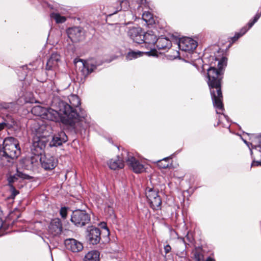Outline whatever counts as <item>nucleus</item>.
Segmentation results:
<instances>
[{
  "label": "nucleus",
  "mask_w": 261,
  "mask_h": 261,
  "mask_svg": "<svg viewBox=\"0 0 261 261\" xmlns=\"http://www.w3.org/2000/svg\"><path fill=\"white\" fill-rule=\"evenodd\" d=\"M69 103L65 102L58 96H54L53 105L59 109L60 114L63 115V120L66 122L70 121L71 127L76 131L86 129L89 122L87 118L86 111L81 110L79 97L76 95H70L68 97Z\"/></svg>",
  "instance_id": "nucleus-1"
},
{
  "label": "nucleus",
  "mask_w": 261,
  "mask_h": 261,
  "mask_svg": "<svg viewBox=\"0 0 261 261\" xmlns=\"http://www.w3.org/2000/svg\"><path fill=\"white\" fill-rule=\"evenodd\" d=\"M218 62L217 68L211 67L207 70V84L208 85L213 105L216 109L217 114H220L218 110L223 111L224 106L222 103V94L221 92V80L222 79V70L226 66L227 59L223 57L220 59L215 58Z\"/></svg>",
  "instance_id": "nucleus-2"
},
{
  "label": "nucleus",
  "mask_w": 261,
  "mask_h": 261,
  "mask_svg": "<svg viewBox=\"0 0 261 261\" xmlns=\"http://www.w3.org/2000/svg\"><path fill=\"white\" fill-rule=\"evenodd\" d=\"M21 150L18 141L12 137L6 138L3 142V147L0 148V158L3 161L11 163L20 154Z\"/></svg>",
  "instance_id": "nucleus-3"
},
{
  "label": "nucleus",
  "mask_w": 261,
  "mask_h": 261,
  "mask_svg": "<svg viewBox=\"0 0 261 261\" xmlns=\"http://www.w3.org/2000/svg\"><path fill=\"white\" fill-rule=\"evenodd\" d=\"M54 101V96L53 98L51 103L52 108H46L44 116H43V119L55 122L61 121L62 123L71 126V122H70L69 121L68 122H66L64 121L63 118H62L63 115L60 114L59 109L53 105Z\"/></svg>",
  "instance_id": "nucleus-4"
},
{
  "label": "nucleus",
  "mask_w": 261,
  "mask_h": 261,
  "mask_svg": "<svg viewBox=\"0 0 261 261\" xmlns=\"http://www.w3.org/2000/svg\"><path fill=\"white\" fill-rule=\"evenodd\" d=\"M122 155L126 164L132 168L135 173H140L145 170L144 165L136 160L127 150H123Z\"/></svg>",
  "instance_id": "nucleus-5"
},
{
  "label": "nucleus",
  "mask_w": 261,
  "mask_h": 261,
  "mask_svg": "<svg viewBox=\"0 0 261 261\" xmlns=\"http://www.w3.org/2000/svg\"><path fill=\"white\" fill-rule=\"evenodd\" d=\"M158 193V190L149 187L146 189V196L150 203V207L153 210L160 208L162 204V200Z\"/></svg>",
  "instance_id": "nucleus-6"
},
{
  "label": "nucleus",
  "mask_w": 261,
  "mask_h": 261,
  "mask_svg": "<svg viewBox=\"0 0 261 261\" xmlns=\"http://www.w3.org/2000/svg\"><path fill=\"white\" fill-rule=\"evenodd\" d=\"M90 216L85 211L77 210L73 212L71 221L77 226H83L89 223Z\"/></svg>",
  "instance_id": "nucleus-7"
},
{
  "label": "nucleus",
  "mask_w": 261,
  "mask_h": 261,
  "mask_svg": "<svg viewBox=\"0 0 261 261\" xmlns=\"http://www.w3.org/2000/svg\"><path fill=\"white\" fill-rule=\"evenodd\" d=\"M32 132L35 134L36 137L46 138L52 133L51 126L42 122L41 123L34 122L31 127Z\"/></svg>",
  "instance_id": "nucleus-8"
},
{
  "label": "nucleus",
  "mask_w": 261,
  "mask_h": 261,
  "mask_svg": "<svg viewBox=\"0 0 261 261\" xmlns=\"http://www.w3.org/2000/svg\"><path fill=\"white\" fill-rule=\"evenodd\" d=\"M178 46L180 50L190 54L196 49L197 43L191 38L185 37L179 39Z\"/></svg>",
  "instance_id": "nucleus-9"
},
{
  "label": "nucleus",
  "mask_w": 261,
  "mask_h": 261,
  "mask_svg": "<svg viewBox=\"0 0 261 261\" xmlns=\"http://www.w3.org/2000/svg\"><path fill=\"white\" fill-rule=\"evenodd\" d=\"M67 34L72 42H77L84 39V30L80 27H72L67 30Z\"/></svg>",
  "instance_id": "nucleus-10"
},
{
  "label": "nucleus",
  "mask_w": 261,
  "mask_h": 261,
  "mask_svg": "<svg viewBox=\"0 0 261 261\" xmlns=\"http://www.w3.org/2000/svg\"><path fill=\"white\" fill-rule=\"evenodd\" d=\"M79 63L82 65V69L81 71L84 75H87L93 72L97 67V65L95 64V62L94 60H89L87 61L77 59L74 60L75 65Z\"/></svg>",
  "instance_id": "nucleus-11"
},
{
  "label": "nucleus",
  "mask_w": 261,
  "mask_h": 261,
  "mask_svg": "<svg viewBox=\"0 0 261 261\" xmlns=\"http://www.w3.org/2000/svg\"><path fill=\"white\" fill-rule=\"evenodd\" d=\"M127 34L134 42L138 44H141L144 42V32L140 27H133L129 29Z\"/></svg>",
  "instance_id": "nucleus-12"
},
{
  "label": "nucleus",
  "mask_w": 261,
  "mask_h": 261,
  "mask_svg": "<svg viewBox=\"0 0 261 261\" xmlns=\"http://www.w3.org/2000/svg\"><path fill=\"white\" fill-rule=\"evenodd\" d=\"M40 161L42 167L46 170L54 169L58 163L57 160L49 154L42 155L40 158Z\"/></svg>",
  "instance_id": "nucleus-13"
},
{
  "label": "nucleus",
  "mask_w": 261,
  "mask_h": 261,
  "mask_svg": "<svg viewBox=\"0 0 261 261\" xmlns=\"http://www.w3.org/2000/svg\"><path fill=\"white\" fill-rule=\"evenodd\" d=\"M64 244L66 249L72 252H79L83 249V244L74 239H67L65 240Z\"/></svg>",
  "instance_id": "nucleus-14"
},
{
  "label": "nucleus",
  "mask_w": 261,
  "mask_h": 261,
  "mask_svg": "<svg viewBox=\"0 0 261 261\" xmlns=\"http://www.w3.org/2000/svg\"><path fill=\"white\" fill-rule=\"evenodd\" d=\"M62 224L59 218L53 219L48 226V231L53 236L60 235L62 231Z\"/></svg>",
  "instance_id": "nucleus-15"
},
{
  "label": "nucleus",
  "mask_w": 261,
  "mask_h": 261,
  "mask_svg": "<svg viewBox=\"0 0 261 261\" xmlns=\"http://www.w3.org/2000/svg\"><path fill=\"white\" fill-rule=\"evenodd\" d=\"M88 234V239L90 244L95 245L98 244L100 240V230L99 228L94 226L89 227Z\"/></svg>",
  "instance_id": "nucleus-16"
},
{
  "label": "nucleus",
  "mask_w": 261,
  "mask_h": 261,
  "mask_svg": "<svg viewBox=\"0 0 261 261\" xmlns=\"http://www.w3.org/2000/svg\"><path fill=\"white\" fill-rule=\"evenodd\" d=\"M67 141V136L63 131H60L55 134L49 143L50 147H57L62 145Z\"/></svg>",
  "instance_id": "nucleus-17"
},
{
  "label": "nucleus",
  "mask_w": 261,
  "mask_h": 261,
  "mask_svg": "<svg viewBox=\"0 0 261 261\" xmlns=\"http://www.w3.org/2000/svg\"><path fill=\"white\" fill-rule=\"evenodd\" d=\"M261 15L259 14L258 12L256 15L254 16L253 20L250 21L248 23V28L247 27H243L239 32L236 33L234 36L231 38L232 42H234L237 41L240 37L242 36L244 34H245L249 29H250L254 24L258 20Z\"/></svg>",
  "instance_id": "nucleus-18"
},
{
  "label": "nucleus",
  "mask_w": 261,
  "mask_h": 261,
  "mask_svg": "<svg viewBox=\"0 0 261 261\" xmlns=\"http://www.w3.org/2000/svg\"><path fill=\"white\" fill-rule=\"evenodd\" d=\"M60 61V56L57 53L51 54L49 59L47 60L46 65V70H55L58 66V62Z\"/></svg>",
  "instance_id": "nucleus-19"
},
{
  "label": "nucleus",
  "mask_w": 261,
  "mask_h": 261,
  "mask_svg": "<svg viewBox=\"0 0 261 261\" xmlns=\"http://www.w3.org/2000/svg\"><path fill=\"white\" fill-rule=\"evenodd\" d=\"M47 140L46 138L35 137L34 138L33 142V148L37 152H40L46 146L47 144Z\"/></svg>",
  "instance_id": "nucleus-20"
},
{
  "label": "nucleus",
  "mask_w": 261,
  "mask_h": 261,
  "mask_svg": "<svg viewBox=\"0 0 261 261\" xmlns=\"http://www.w3.org/2000/svg\"><path fill=\"white\" fill-rule=\"evenodd\" d=\"M124 162L125 160L121 154V157L117 156L116 159L110 160L108 163V165L111 169L115 170L123 168Z\"/></svg>",
  "instance_id": "nucleus-21"
},
{
  "label": "nucleus",
  "mask_w": 261,
  "mask_h": 261,
  "mask_svg": "<svg viewBox=\"0 0 261 261\" xmlns=\"http://www.w3.org/2000/svg\"><path fill=\"white\" fill-rule=\"evenodd\" d=\"M31 177L25 174L22 173V172L19 171L18 170H17L16 173L14 175H10L8 177V181L9 186L13 185L12 184L15 182L17 181L19 178L21 179H30Z\"/></svg>",
  "instance_id": "nucleus-22"
},
{
  "label": "nucleus",
  "mask_w": 261,
  "mask_h": 261,
  "mask_svg": "<svg viewBox=\"0 0 261 261\" xmlns=\"http://www.w3.org/2000/svg\"><path fill=\"white\" fill-rule=\"evenodd\" d=\"M159 49H166L171 47V42L166 37H159L155 44Z\"/></svg>",
  "instance_id": "nucleus-23"
},
{
  "label": "nucleus",
  "mask_w": 261,
  "mask_h": 261,
  "mask_svg": "<svg viewBox=\"0 0 261 261\" xmlns=\"http://www.w3.org/2000/svg\"><path fill=\"white\" fill-rule=\"evenodd\" d=\"M144 43L148 44L155 45L158 38L152 31H148L146 33H144Z\"/></svg>",
  "instance_id": "nucleus-24"
},
{
  "label": "nucleus",
  "mask_w": 261,
  "mask_h": 261,
  "mask_svg": "<svg viewBox=\"0 0 261 261\" xmlns=\"http://www.w3.org/2000/svg\"><path fill=\"white\" fill-rule=\"evenodd\" d=\"M100 253L96 250L88 252L84 258V261H99Z\"/></svg>",
  "instance_id": "nucleus-25"
},
{
  "label": "nucleus",
  "mask_w": 261,
  "mask_h": 261,
  "mask_svg": "<svg viewBox=\"0 0 261 261\" xmlns=\"http://www.w3.org/2000/svg\"><path fill=\"white\" fill-rule=\"evenodd\" d=\"M0 109L6 110L10 113H14L17 111V105L15 102H2L0 103Z\"/></svg>",
  "instance_id": "nucleus-26"
},
{
  "label": "nucleus",
  "mask_w": 261,
  "mask_h": 261,
  "mask_svg": "<svg viewBox=\"0 0 261 261\" xmlns=\"http://www.w3.org/2000/svg\"><path fill=\"white\" fill-rule=\"evenodd\" d=\"M192 254L195 261H204V253L201 248H195L192 251Z\"/></svg>",
  "instance_id": "nucleus-27"
},
{
  "label": "nucleus",
  "mask_w": 261,
  "mask_h": 261,
  "mask_svg": "<svg viewBox=\"0 0 261 261\" xmlns=\"http://www.w3.org/2000/svg\"><path fill=\"white\" fill-rule=\"evenodd\" d=\"M144 54H148L149 56L151 55V52L150 51L143 52L140 51L131 50L127 53L126 58L127 60H132L142 56Z\"/></svg>",
  "instance_id": "nucleus-28"
},
{
  "label": "nucleus",
  "mask_w": 261,
  "mask_h": 261,
  "mask_svg": "<svg viewBox=\"0 0 261 261\" xmlns=\"http://www.w3.org/2000/svg\"><path fill=\"white\" fill-rule=\"evenodd\" d=\"M46 109V108L42 107L40 106H36L32 108L31 112L33 114L40 116L43 119V116H44Z\"/></svg>",
  "instance_id": "nucleus-29"
},
{
  "label": "nucleus",
  "mask_w": 261,
  "mask_h": 261,
  "mask_svg": "<svg viewBox=\"0 0 261 261\" xmlns=\"http://www.w3.org/2000/svg\"><path fill=\"white\" fill-rule=\"evenodd\" d=\"M157 165L160 168L165 169L172 165L171 158L166 157L157 162Z\"/></svg>",
  "instance_id": "nucleus-30"
},
{
  "label": "nucleus",
  "mask_w": 261,
  "mask_h": 261,
  "mask_svg": "<svg viewBox=\"0 0 261 261\" xmlns=\"http://www.w3.org/2000/svg\"><path fill=\"white\" fill-rule=\"evenodd\" d=\"M3 122L6 123L7 125V128H11L15 125V121L12 116L9 114H7L5 116H3Z\"/></svg>",
  "instance_id": "nucleus-31"
},
{
  "label": "nucleus",
  "mask_w": 261,
  "mask_h": 261,
  "mask_svg": "<svg viewBox=\"0 0 261 261\" xmlns=\"http://www.w3.org/2000/svg\"><path fill=\"white\" fill-rule=\"evenodd\" d=\"M50 17L54 19L57 23H63L66 20V18L65 16H61L58 13L50 14Z\"/></svg>",
  "instance_id": "nucleus-32"
},
{
  "label": "nucleus",
  "mask_w": 261,
  "mask_h": 261,
  "mask_svg": "<svg viewBox=\"0 0 261 261\" xmlns=\"http://www.w3.org/2000/svg\"><path fill=\"white\" fill-rule=\"evenodd\" d=\"M142 19L146 22H150L152 19V15L148 11H145L142 14Z\"/></svg>",
  "instance_id": "nucleus-33"
},
{
  "label": "nucleus",
  "mask_w": 261,
  "mask_h": 261,
  "mask_svg": "<svg viewBox=\"0 0 261 261\" xmlns=\"http://www.w3.org/2000/svg\"><path fill=\"white\" fill-rule=\"evenodd\" d=\"M120 9L119 10H123L124 11H126L128 10L129 7V5H128V2L127 0H122L120 2Z\"/></svg>",
  "instance_id": "nucleus-34"
},
{
  "label": "nucleus",
  "mask_w": 261,
  "mask_h": 261,
  "mask_svg": "<svg viewBox=\"0 0 261 261\" xmlns=\"http://www.w3.org/2000/svg\"><path fill=\"white\" fill-rule=\"evenodd\" d=\"M68 208L66 207H62L60 209V214L63 219H65L67 217Z\"/></svg>",
  "instance_id": "nucleus-35"
},
{
  "label": "nucleus",
  "mask_w": 261,
  "mask_h": 261,
  "mask_svg": "<svg viewBox=\"0 0 261 261\" xmlns=\"http://www.w3.org/2000/svg\"><path fill=\"white\" fill-rule=\"evenodd\" d=\"M11 187V190L12 191V196L14 197L16 195H17L18 194V192L17 190H16L15 188V187L13 186H10Z\"/></svg>",
  "instance_id": "nucleus-36"
},
{
  "label": "nucleus",
  "mask_w": 261,
  "mask_h": 261,
  "mask_svg": "<svg viewBox=\"0 0 261 261\" xmlns=\"http://www.w3.org/2000/svg\"><path fill=\"white\" fill-rule=\"evenodd\" d=\"M171 250V247L169 245H167L164 247V250L166 254L168 253Z\"/></svg>",
  "instance_id": "nucleus-37"
},
{
  "label": "nucleus",
  "mask_w": 261,
  "mask_h": 261,
  "mask_svg": "<svg viewBox=\"0 0 261 261\" xmlns=\"http://www.w3.org/2000/svg\"><path fill=\"white\" fill-rule=\"evenodd\" d=\"M5 128H7V125L6 124V123L2 121L1 123H0V131L2 130Z\"/></svg>",
  "instance_id": "nucleus-38"
},
{
  "label": "nucleus",
  "mask_w": 261,
  "mask_h": 261,
  "mask_svg": "<svg viewBox=\"0 0 261 261\" xmlns=\"http://www.w3.org/2000/svg\"><path fill=\"white\" fill-rule=\"evenodd\" d=\"M254 166H261V161H253L252 163L251 166L253 167Z\"/></svg>",
  "instance_id": "nucleus-39"
},
{
  "label": "nucleus",
  "mask_w": 261,
  "mask_h": 261,
  "mask_svg": "<svg viewBox=\"0 0 261 261\" xmlns=\"http://www.w3.org/2000/svg\"><path fill=\"white\" fill-rule=\"evenodd\" d=\"M251 146H252V148H256L257 147H259V148H260V150L259 151H260V152H261V144H259L258 146H256V145H253L252 144V143H251Z\"/></svg>",
  "instance_id": "nucleus-40"
},
{
  "label": "nucleus",
  "mask_w": 261,
  "mask_h": 261,
  "mask_svg": "<svg viewBox=\"0 0 261 261\" xmlns=\"http://www.w3.org/2000/svg\"><path fill=\"white\" fill-rule=\"evenodd\" d=\"M146 2V0H140L139 5L138 6V7H140L141 5H143L144 4H145Z\"/></svg>",
  "instance_id": "nucleus-41"
},
{
  "label": "nucleus",
  "mask_w": 261,
  "mask_h": 261,
  "mask_svg": "<svg viewBox=\"0 0 261 261\" xmlns=\"http://www.w3.org/2000/svg\"><path fill=\"white\" fill-rule=\"evenodd\" d=\"M243 141H244V143H245L247 145H248V147H249V143H248L246 140H243ZM250 148V150L251 154H252V149H251L250 148Z\"/></svg>",
  "instance_id": "nucleus-42"
},
{
  "label": "nucleus",
  "mask_w": 261,
  "mask_h": 261,
  "mask_svg": "<svg viewBox=\"0 0 261 261\" xmlns=\"http://www.w3.org/2000/svg\"><path fill=\"white\" fill-rule=\"evenodd\" d=\"M204 261H216L215 259L212 258L211 257H208Z\"/></svg>",
  "instance_id": "nucleus-43"
},
{
  "label": "nucleus",
  "mask_w": 261,
  "mask_h": 261,
  "mask_svg": "<svg viewBox=\"0 0 261 261\" xmlns=\"http://www.w3.org/2000/svg\"><path fill=\"white\" fill-rule=\"evenodd\" d=\"M4 227V224H3V221H2V220L0 218V229L2 228H3Z\"/></svg>",
  "instance_id": "nucleus-44"
},
{
  "label": "nucleus",
  "mask_w": 261,
  "mask_h": 261,
  "mask_svg": "<svg viewBox=\"0 0 261 261\" xmlns=\"http://www.w3.org/2000/svg\"><path fill=\"white\" fill-rule=\"evenodd\" d=\"M260 138H261V134H260V136L259 137H257L256 138V139L257 140V141L259 142V143H261V141H260Z\"/></svg>",
  "instance_id": "nucleus-45"
},
{
  "label": "nucleus",
  "mask_w": 261,
  "mask_h": 261,
  "mask_svg": "<svg viewBox=\"0 0 261 261\" xmlns=\"http://www.w3.org/2000/svg\"><path fill=\"white\" fill-rule=\"evenodd\" d=\"M222 115H223V116L224 117V118H225L226 119V120L227 121H228V116H226V115H224V114H222Z\"/></svg>",
  "instance_id": "nucleus-46"
},
{
  "label": "nucleus",
  "mask_w": 261,
  "mask_h": 261,
  "mask_svg": "<svg viewBox=\"0 0 261 261\" xmlns=\"http://www.w3.org/2000/svg\"><path fill=\"white\" fill-rule=\"evenodd\" d=\"M180 239H181L183 242H185V240H184V238H180Z\"/></svg>",
  "instance_id": "nucleus-47"
},
{
  "label": "nucleus",
  "mask_w": 261,
  "mask_h": 261,
  "mask_svg": "<svg viewBox=\"0 0 261 261\" xmlns=\"http://www.w3.org/2000/svg\"><path fill=\"white\" fill-rule=\"evenodd\" d=\"M259 10L260 12L259 13V14L261 15V8H260Z\"/></svg>",
  "instance_id": "nucleus-48"
}]
</instances>
